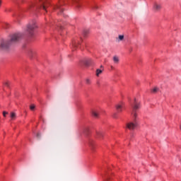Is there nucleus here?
Masks as SVG:
<instances>
[{"label":"nucleus","instance_id":"nucleus-25","mask_svg":"<svg viewBox=\"0 0 181 181\" xmlns=\"http://www.w3.org/2000/svg\"><path fill=\"white\" fill-rule=\"evenodd\" d=\"M100 70H104V66H103V65L100 66Z\"/></svg>","mask_w":181,"mask_h":181},{"label":"nucleus","instance_id":"nucleus-29","mask_svg":"<svg viewBox=\"0 0 181 181\" xmlns=\"http://www.w3.org/2000/svg\"><path fill=\"white\" fill-rule=\"evenodd\" d=\"M60 29H62V27H60Z\"/></svg>","mask_w":181,"mask_h":181},{"label":"nucleus","instance_id":"nucleus-15","mask_svg":"<svg viewBox=\"0 0 181 181\" xmlns=\"http://www.w3.org/2000/svg\"><path fill=\"white\" fill-rule=\"evenodd\" d=\"M88 35V30H85L83 31V36H84V37H86Z\"/></svg>","mask_w":181,"mask_h":181},{"label":"nucleus","instance_id":"nucleus-14","mask_svg":"<svg viewBox=\"0 0 181 181\" xmlns=\"http://www.w3.org/2000/svg\"><path fill=\"white\" fill-rule=\"evenodd\" d=\"M101 73H103V69H97L96 70V76L98 77V76H100V74H101Z\"/></svg>","mask_w":181,"mask_h":181},{"label":"nucleus","instance_id":"nucleus-13","mask_svg":"<svg viewBox=\"0 0 181 181\" xmlns=\"http://www.w3.org/2000/svg\"><path fill=\"white\" fill-rule=\"evenodd\" d=\"M124 35H119V36H118V40H117V42H122V40H124Z\"/></svg>","mask_w":181,"mask_h":181},{"label":"nucleus","instance_id":"nucleus-4","mask_svg":"<svg viewBox=\"0 0 181 181\" xmlns=\"http://www.w3.org/2000/svg\"><path fill=\"white\" fill-rule=\"evenodd\" d=\"M40 8H42L44 11H46V8L49 6V2L47 0H39Z\"/></svg>","mask_w":181,"mask_h":181},{"label":"nucleus","instance_id":"nucleus-2","mask_svg":"<svg viewBox=\"0 0 181 181\" xmlns=\"http://www.w3.org/2000/svg\"><path fill=\"white\" fill-rule=\"evenodd\" d=\"M132 115L134 117V122H129L127 124V128L130 129V131H133V129L138 126V123H136V117L138 115L136 114V111L140 108V103L139 102L136 101V99L134 98V102L133 105H132Z\"/></svg>","mask_w":181,"mask_h":181},{"label":"nucleus","instance_id":"nucleus-22","mask_svg":"<svg viewBox=\"0 0 181 181\" xmlns=\"http://www.w3.org/2000/svg\"><path fill=\"white\" fill-rule=\"evenodd\" d=\"M5 86H6L7 87H9V83L6 82V83H5Z\"/></svg>","mask_w":181,"mask_h":181},{"label":"nucleus","instance_id":"nucleus-16","mask_svg":"<svg viewBox=\"0 0 181 181\" xmlns=\"http://www.w3.org/2000/svg\"><path fill=\"white\" fill-rule=\"evenodd\" d=\"M57 11H59V12H63V8H60V6H57Z\"/></svg>","mask_w":181,"mask_h":181},{"label":"nucleus","instance_id":"nucleus-7","mask_svg":"<svg viewBox=\"0 0 181 181\" xmlns=\"http://www.w3.org/2000/svg\"><path fill=\"white\" fill-rule=\"evenodd\" d=\"M116 110L117 112H122V110H124V105H122V104L117 105Z\"/></svg>","mask_w":181,"mask_h":181},{"label":"nucleus","instance_id":"nucleus-18","mask_svg":"<svg viewBox=\"0 0 181 181\" xmlns=\"http://www.w3.org/2000/svg\"><path fill=\"white\" fill-rule=\"evenodd\" d=\"M86 83L87 84H91V81H90V79H88V78H86Z\"/></svg>","mask_w":181,"mask_h":181},{"label":"nucleus","instance_id":"nucleus-9","mask_svg":"<svg viewBox=\"0 0 181 181\" xmlns=\"http://www.w3.org/2000/svg\"><path fill=\"white\" fill-rule=\"evenodd\" d=\"M113 62H114L115 64H118L119 63V58L117 56H114Z\"/></svg>","mask_w":181,"mask_h":181},{"label":"nucleus","instance_id":"nucleus-6","mask_svg":"<svg viewBox=\"0 0 181 181\" xmlns=\"http://www.w3.org/2000/svg\"><path fill=\"white\" fill-rule=\"evenodd\" d=\"M80 45H81V42L80 41H74L72 42V47L74 50H76V49H78V47H80Z\"/></svg>","mask_w":181,"mask_h":181},{"label":"nucleus","instance_id":"nucleus-28","mask_svg":"<svg viewBox=\"0 0 181 181\" xmlns=\"http://www.w3.org/2000/svg\"><path fill=\"white\" fill-rule=\"evenodd\" d=\"M107 181H110V178H107Z\"/></svg>","mask_w":181,"mask_h":181},{"label":"nucleus","instance_id":"nucleus-19","mask_svg":"<svg viewBox=\"0 0 181 181\" xmlns=\"http://www.w3.org/2000/svg\"><path fill=\"white\" fill-rule=\"evenodd\" d=\"M30 110H31V111H33V110H35V105H31L30 106Z\"/></svg>","mask_w":181,"mask_h":181},{"label":"nucleus","instance_id":"nucleus-8","mask_svg":"<svg viewBox=\"0 0 181 181\" xmlns=\"http://www.w3.org/2000/svg\"><path fill=\"white\" fill-rule=\"evenodd\" d=\"M162 8V6L160 5V4H155L154 5H153V9L156 11V12H158V11L160 10V9H161Z\"/></svg>","mask_w":181,"mask_h":181},{"label":"nucleus","instance_id":"nucleus-21","mask_svg":"<svg viewBox=\"0 0 181 181\" xmlns=\"http://www.w3.org/2000/svg\"><path fill=\"white\" fill-rule=\"evenodd\" d=\"M6 115H8L7 112H3L4 117H6Z\"/></svg>","mask_w":181,"mask_h":181},{"label":"nucleus","instance_id":"nucleus-20","mask_svg":"<svg viewBox=\"0 0 181 181\" xmlns=\"http://www.w3.org/2000/svg\"><path fill=\"white\" fill-rule=\"evenodd\" d=\"M34 53H35V52H34L33 51L30 50V51L29 52V55H30V56H32Z\"/></svg>","mask_w":181,"mask_h":181},{"label":"nucleus","instance_id":"nucleus-17","mask_svg":"<svg viewBox=\"0 0 181 181\" xmlns=\"http://www.w3.org/2000/svg\"><path fill=\"white\" fill-rule=\"evenodd\" d=\"M158 88H154L152 89L151 91H152V93H158Z\"/></svg>","mask_w":181,"mask_h":181},{"label":"nucleus","instance_id":"nucleus-27","mask_svg":"<svg viewBox=\"0 0 181 181\" xmlns=\"http://www.w3.org/2000/svg\"><path fill=\"white\" fill-rule=\"evenodd\" d=\"M1 4H2V1L0 0V6H1Z\"/></svg>","mask_w":181,"mask_h":181},{"label":"nucleus","instance_id":"nucleus-24","mask_svg":"<svg viewBox=\"0 0 181 181\" xmlns=\"http://www.w3.org/2000/svg\"><path fill=\"white\" fill-rule=\"evenodd\" d=\"M113 117H114V118H117V113H115V114L113 115Z\"/></svg>","mask_w":181,"mask_h":181},{"label":"nucleus","instance_id":"nucleus-23","mask_svg":"<svg viewBox=\"0 0 181 181\" xmlns=\"http://www.w3.org/2000/svg\"><path fill=\"white\" fill-rule=\"evenodd\" d=\"M37 138H40V134L39 133L37 134Z\"/></svg>","mask_w":181,"mask_h":181},{"label":"nucleus","instance_id":"nucleus-26","mask_svg":"<svg viewBox=\"0 0 181 181\" xmlns=\"http://www.w3.org/2000/svg\"><path fill=\"white\" fill-rule=\"evenodd\" d=\"M112 70H114V66H111Z\"/></svg>","mask_w":181,"mask_h":181},{"label":"nucleus","instance_id":"nucleus-10","mask_svg":"<svg viewBox=\"0 0 181 181\" xmlns=\"http://www.w3.org/2000/svg\"><path fill=\"white\" fill-rule=\"evenodd\" d=\"M92 115L95 117V118H98V112L97 110H92Z\"/></svg>","mask_w":181,"mask_h":181},{"label":"nucleus","instance_id":"nucleus-12","mask_svg":"<svg viewBox=\"0 0 181 181\" xmlns=\"http://www.w3.org/2000/svg\"><path fill=\"white\" fill-rule=\"evenodd\" d=\"M96 135H97L98 138H102V136H104V134L101 132H97Z\"/></svg>","mask_w":181,"mask_h":181},{"label":"nucleus","instance_id":"nucleus-11","mask_svg":"<svg viewBox=\"0 0 181 181\" xmlns=\"http://www.w3.org/2000/svg\"><path fill=\"white\" fill-rule=\"evenodd\" d=\"M10 117H11V119H15V118H16V113L11 112Z\"/></svg>","mask_w":181,"mask_h":181},{"label":"nucleus","instance_id":"nucleus-3","mask_svg":"<svg viewBox=\"0 0 181 181\" xmlns=\"http://www.w3.org/2000/svg\"><path fill=\"white\" fill-rule=\"evenodd\" d=\"M37 28V25L35 21L30 23L27 25V33L29 36H33L35 35V30Z\"/></svg>","mask_w":181,"mask_h":181},{"label":"nucleus","instance_id":"nucleus-5","mask_svg":"<svg viewBox=\"0 0 181 181\" xmlns=\"http://www.w3.org/2000/svg\"><path fill=\"white\" fill-rule=\"evenodd\" d=\"M94 63V61L91 58H85L83 60V64L86 66H91Z\"/></svg>","mask_w":181,"mask_h":181},{"label":"nucleus","instance_id":"nucleus-1","mask_svg":"<svg viewBox=\"0 0 181 181\" xmlns=\"http://www.w3.org/2000/svg\"><path fill=\"white\" fill-rule=\"evenodd\" d=\"M22 40V34L21 33H16L11 35L9 40H4L1 41L0 44V49L2 50H8L11 46H14L18 42H21Z\"/></svg>","mask_w":181,"mask_h":181}]
</instances>
